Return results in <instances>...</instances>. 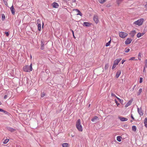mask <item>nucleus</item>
I'll return each instance as SVG.
<instances>
[{
  "label": "nucleus",
  "mask_w": 147,
  "mask_h": 147,
  "mask_svg": "<svg viewBox=\"0 0 147 147\" xmlns=\"http://www.w3.org/2000/svg\"><path fill=\"white\" fill-rule=\"evenodd\" d=\"M76 127L77 129L80 131L82 132L83 131L82 127L81 124L80 119H78L76 122Z\"/></svg>",
  "instance_id": "nucleus-1"
},
{
  "label": "nucleus",
  "mask_w": 147,
  "mask_h": 147,
  "mask_svg": "<svg viewBox=\"0 0 147 147\" xmlns=\"http://www.w3.org/2000/svg\"><path fill=\"white\" fill-rule=\"evenodd\" d=\"M32 69V64L31 63L30 66L26 65L23 67V71L26 72H30Z\"/></svg>",
  "instance_id": "nucleus-2"
},
{
  "label": "nucleus",
  "mask_w": 147,
  "mask_h": 147,
  "mask_svg": "<svg viewBox=\"0 0 147 147\" xmlns=\"http://www.w3.org/2000/svg\"><path fill=\"white\" fill-rule=\"evenodd\" d=\"M144 19L143 18H140L137 21H136L134 22V24L138 25L140 26L142 25V24L143 22L144 21Z\"/></svg>",
  "instance_id": "nucleus-3"
},
{
  "label": "nucleus",
  "mask_w": 147,
  "mask_h": 147,
  "mask_svg": "<svg viewBox=\"0 0 147 147\" xmlns=\"http://www.w3.org/2000/svg\"><path fill=\"white\" fill-rule=\"evenodd\" d=\"M119 35L120 37L123 38L127 36L128 34L125 32H119Z\"/></svg>",
  "instance_id": "nucleus-4"
},
{
  "label": "nucleus",
  "mask_w": 147,
  "mask_h": 147,
  "mask_svg": "<svg viewBox=\"0 0 147 147\" xmlns=\"http://www.w3.org/2000/svg\"><path fill=\"white\" fill-rule=\"evenodd\" d=\"M118 118L119 119H120L121 121H127L128 120L127 118H124L123 117H121V116H119Z\"/></svg>",
  "instance_id": "nucleus-5"
},
{
  "label": "nucleus",
  "mask_w": 147,
  "mask_h": 147,
  "mask_svg": "<svg viewBox=\"0 0 147 147\" xmlns=\"http://www.w3.org/2000/svg\"><path fill=\"white\" fill-rule=\"evenodd\" d=\"M121 59V58L117 59L114 61V63L117 65L118 64V63L120 61Z\"/></svg>",
  "instance_id": "nucleus-6"
},
{
  "label": "nucleus",
  "mask_w": 147,
  "mask_h": 147,
  "mask_svg": "<svg viewBox=\"0 0 147 147\" xmlns=\"http://www.w3.org/2000/svg\"><path fill=\"white\" fill-rule=\"evenodd\" d=\"M93 19L95 22L96 24H97L99 21L98 16H94Z\"/></svg>",
  "instance_id": "nucleus-7"
},
{
  "label": "nucleus",
  "mask_w": 147,
  "mask_h": 147,
  "mask_svg": "<svg viewBox=\"0 0 147 147\" xmlns=\"http://www.w3.org/2000/svg\"><path fill=\"white\" fill-rule=\"evenodd\" d=\"M138 113L140 115H143V113L141 108H138Z\"/></svg>",
  "instance_id": "nucleus-8"
},
{
  "label": "nucleus",
  "mask_w": 147,
  "mask_h": 147,
  "mask_svg": "<svg viewBox=\"0 0 147 147\" xmlns=\"http://www.w3.org/2000/svg\"><path fill=\"white\" fill-rule=\"evenodd\" d=\"M91 25V23L89 22H84L83 23V26H84L89 27Z\"/></svg>",
  "instance_id": "nucleus-9"
},
{
  "label": "nucleus",
  "mask_w": 147,
  "mask_h": 147,
  "mask_svg": "<svg viewBox=\"0 0 147 147\" xmlns=\"http://www.w3.org/2000/svg\"><path fill=\"white\" fill-rule=\"evenodd\" d=\"M136 33V32L135 30L132 31L130 33V34L131 37H133L134 35Z\"/></svg>",
  "instance_id": "nucleus-10"
},
{
  "label": "nucleus",
  "mask_w": 147,
  "mask_h": 147,
  "mask_svg": "<svg viewBox=\"0 0 147 147\" xmlns=\"http://www.w3.org/2000/svg\"><path fill=\"white\" fill-rule=\"evenodd\" d=\"M10 10L11 12L14 15L15 14V10L14 9L13 5L10 8Z\"/></svg>",
  "instance_id": "nucleus-11"
},
{
  "label": "nucleus",
  "mask_w": 147,
  "mask_h": 147,
  "mask_svg": "<svg viewBox=\"0 0 147 147\" xmlns=\"http://www.w3.org/2000/svg\"><path fill=\"white\" fill-rule=\"evenodd\" d=\"M121 70H119L117 71L116 75V77L117 78H118L121 74Z\"/></svg>",
  "instance_id": "nucleus-12"
},
{
  "label": "nucleus",
  "mask_w": 147,
  "mask_h": 147,
  "mask_svg": "<svg viewBox=\"0 0 147 147\" xmlns=\"http://www.w3.org/2000/svg\"><path fill=\"white\" fill-rule=\"evenodd\" d=\"M99 120L98 118L96 116H95L92 119L91 121L92 122L95 121L96 120Z\"/></svg>",
  "instance_id": "nucleus-13"
},
{
  "label": "nucleus",
  "mask_w": 147,
  "mask_h": 147,
  "mask_svg": "<svg viewBox=\"0 0 147 147\" xmlns=\"http://www.w3.org/2000/svg\"><path fill=\"white\" fill-rule=\"evenodd\" d=\"M52 6L53 7L55 8H57L59 7V5L57 3H54L53 4Z\"/></svg>",
  "instance_id": "nucleus-14"
},
{
  "label": "nucleus",
  "mask_w": 147,
  "mask_h": 147,
  "mask_svg": "<svg viewBox=\"0 0 147 147\" xmlns=\"http://www.w3.org/2000/svg\"><path fill=\"white\" fill-rule=\"evenodd\" d=\"M63 147H69V145L68 143H64L62 144Z\"/></svg>",
  "instance_id": "nucleus-15"
},
{
  "label": "nucleus",
  "mask_w": 147,
  "mask_h": 147,
  "mask_svg": "<svg viewBox=\"0 0 147 147\" xmlns=\"http://www.w3.org/2000/svg\"><path fill=\"white\" fill-rule=\"evenodd\" d=\"M7 129L9 131L11 132H13L15 131V130L14 129L10 127H8Z\"/></svg>",
  "instance_id": "nucleus-16"
},
{
  "label": "nucleus",
  "mask_w": 147,
  "mask_h": 147,
  "mask_svg": "<svg viewBox=\"0 0 147 147\" xmlns=\"http://www.w3.org/2000/svg\"><path fill=\"white\" fill-rule=\"evenodd\" d=\"M122 137L120 136H117V140L119 142H120L121 141Z\"/></svg>",
  "instance_id": "nucleus-17"
},
{
  "label": "nucleus",
  "mask_w": 147,
  "mask_h": 147,
  "mask_svg": "<svg viewBox=\"0 0 147 147\" xmlns=\"http://www.w3.org/2000/svg\"><path fill=\"white\" fill-rule=\"evenodd\" d=\"M144 123L145 125V126L146 127H147V118H145L144 119Z\"/></svg>",
  "instance_id": "nucleus-18"
},
{
  "label": "nucleus",
  "mask_w": 147,
  "mask_h": 147,
  "mask_svg": "<svg viewBox=\"0 0 147 147\" xmlns=\"http://www.w3.org/2000/svg\"><path fill=\"white\" fill-rule=\"evenodd\" d=\"M74 10H75V11H77L78 13L77 14V15H80V16H82V14L79 10L77 9H74Z\"/></svg>",
  "instance_id": "nucleus-19"
},
{
  "label": "nucleus",
  "mask_w": 147,
  "mask_h": 147,
  "mask_svg": "<svg viewBox=\"0 0 147 147\" xmlns=\"http://www.w3.org/2000/svg\"><path fill=\"white\" fill-rule=\"evenodd\" d=\"M132 129L133 131L135 132L136 130V126L135 125L133 126L132 127Z\"/></svg>",
  "instance_id": "nucleus-20"
},
{
  "label": "nucleus",
  "mask_w": 147,
  "mask_h": 147,
  "mask_svg": "<svg viewBox=\"0 0 147 147\" xmlns=\"http://www.w3.org/2000/svg\"><path fill=\"white\" fill-rule=\"evenodd\" d=\"M38 29L39 31H40L41 30V24H38Z\"/></svg>",
  "instance_id": "nucleus-21"
},
{
  "label": "nucleus",
  "mask_w": 147,
  "mask_h": 147,
  "mask_svg": "<svg viewBox=\"0 0 147 147\" xmlns=\"http://www.w3.org/2000/svg\"><path fill=\"white\" fill-rule=\"evenodd\" d=\"M109 64L108 63L106 64L105 65V67H104L105 69V70L107 69L108 68H109Z\"/></svg>",
  "instance_id": "nucleus-22"
},
{
  "label": "nucleus",
  "mask_w": 147,
  "mask_h": 147,
  "mask_svg": "<svg viewBox=\"0 0 147 147\" xmlns=\"http://www.w3.org/2000/svg\"><path fill=\"white\" fill-rule=\"evenodd\" d=\"M142 34L140 33H138L137 35V36L138 38H140L142 36Z\"/></svg>",
  "instance_id": "nucleus-23"
},
{
  "label": "nucleus",
  "mask_w": 147,
  "mask_h": 147,
  "mask_svg": "<svg viewBox=\"0 0 147 147\" xmlns=\"http://www.w3.org/2000/svg\"><path fill=\"white\" fill-rule=\"evenodd\" d=\"M107 0H98L99 2L100 3H102L105 2Z\"/></svg>",
  "instance_id": "nucleus-24"
},
{
  "label": "nucleus",
  "mask_w": 147,
  "mask_h": 147,
  "mask_svg": "<svg viewBox=\"0 0 147 147\" xmlns=\"http://www.w3.org/2000/svg\"><path fill=\"white\" fill-rule=\"evenodd\" d=\"M37 24L38 25V24H41V20L39 19H38L37 20Z\"/></svg>",
  "instance_id": "nucleus-25"
},
{
  "label": "nucleus",
  "mask_w": 147,
  "mask_h": 147,
  "mask_svg": "<svg viewBox=\"0 0 147 147\" xmlns=\"http://www.w3.org/2000/svg\"><path fill=\"white\" fill-rule=\"evenodd\" d=\"M142 88H140L139 89V90L138 91V95H139L140 94L141 92H142Z\"/></svg>",
  "instance_id": "nucleus-26"
},
{
  "label": "nucleus",
  "mask_w": 147,
  "mask_h": 147,
  "mask_svg": "<svg viewBox=\"0 0 147 147\" xmlns=\"http://www.w3.org/2000/svg\"><path fill=\"white\" fill-rule=\"evenodd\" d=\"M122 1L123 0H117V3L119 5Z\"/></svg>",
  "instance_id": "nucleus-27"
},
{
  "label": "nucleus",
  "mask_w": 147,
  "mask_h": 147,
  "mask_svg": "<svg viewBox=\"0 0 147 147\" xmlns=\"http://www.w3.org/2000/svg\"><path fill=\"white\" fill-rule=\"evenodd\" d=\"M9 141V140L8 139H6L4 141L3 143L4 144H6Z\"/></svg>",
  "instance_id": "nucleus-28"
},
{
  "label": "nucleus",
  "mask_w": 147,
  "mask_h": 147,
  "mask_svg": "<svg viewBox=\"0 0 147 147\" xmlns=\"http://www.w3.org/2000/svg\"><path fill=\"white\" fill-rule=\"evenodd\" d=\"M111 42V40H110L106 44V47H108V46H109L110 45Z\"/></svg>",
  "instance_id": "nucleus-29"
},
{
  "label": "nucleus",
  "mask_w": 147,
  "mask_h": 147,
  "mask_svg": "<svg viewBox=\"0 0 147 147\" xmlns=\"http://www.w3.org/2000/svg\"><path fill=\"white\" fill-rule=\"evenodd\" d=\"M45 96V93L43 92L41 94V97H43Z\"/></svg>",
  "instance_id": "nucleus-30"
},
{
  "label": "nucleus",
  "mask_w": 147,
  "mask_h": 147,
  "mask_svg": "<svg viewBox=\"0 0 147 147\" xmlns=\"http://www.w3.org/2000/svg\"><path fill=\"white\" fill-rule=\"evenodd\" d=\"M40 49L41 50H43L44 49V44L43 43H42L41 44V47H40Z\"/></svg>",
  "instance_id": "nucleus-31"
},
{
  "label": "nucleus",
  "mask_w": 147,
  "mask_h": 147,
  "mask_svg": "<svg viewBox=\"0 0 147 147\" xmlns=\"http://www.w3.org/2000/svg\"><path fill=\"white\" fill-rule=\"evenodd\" d=\"M125 43L126 45L129 44V38H127L126 40L125 41Z\"/></svg>",
  "instance_id": "nucleus-32"
},
{
  "label": "nucleus",
  "mask_w": 147,
  "mask_h": 147,
  "mask_svg": "<svg viewBox=\"0 0 147 147\" xmlns=\"http://www.w3.org/2000/svg\"><path fill=\"white\" fill-rule=\"evenodd\" d=\"M0 111L3 112L4 113H6L7 112L6 111L2 109H0Z\"/></svg>",
  "instance_id": "nucleus-33"
},
{
  "label": "nucleus",
  "mask_w": 147,
  "mask_h": 147,
  "mask_svg": "<svg viewBox=\"0 0 147 147\" xmlns=\"http://www.w3.org/2000/svg\"><path fill=\"white\" fill-rule=\"evenodd\" d=\"M5 16L4 14H3L2 16V19L3 20H4L5 19Z\"/></svg>",
  "instance_id": "nucleus-34"
},
{
  "label": "nucleus",
  "mask_w": 147,
  "mask_h": 147,
  "mask_svg": "<svg viewBox=\"0 0 147 147\" xmlns=\"http://www.w3.org/2000/svg\"><path fill=\"white\" fill-rule=\"evenodd\" d=\"M116 65H115V63H113V65L112 67V69H114L116 67Z\"/></svg>",
  "instance_id": "nucleus-35"
},
{
  "label": "nucleus",
  "mask_w": 147,
  "mask_h": 147,
  "mask_svg": "<svg viewBox=\"0 0 147 147\" xmlns=\"http://www.w3.org/2000/svg\"><path fill=\"white\" fill-rule=\"evenodd\" d=\"M143 81V78H140V79L139 82L140 83H142Z\"/></svg>",
  "instance_id": "nucleus-36"
},
{
  "label": "nucleus",
  "mask_w": 147,
  "mask_h": 147,
  "mask_svg": "<svg viewBox=\"0 0 147 147\" xmlns=\"http://www.w3.org/2000/svg\"><path fill=\"white\" fill-rule=\"evenodd\" d=\"M133 101V99L132 98L131 100H129V106L131 104Z\"/></svg>",
  "instance_id": "nucleus-37"
},
{
  "label": "nucleus",
  "mask_w": 147,
  "mask_h": 147,
  "mask_svg": "<svg viewBox=\"0 0 147 147\" xmlns=\"http://www.w3.org/2000/svg\"><path fill=\"white\" fill-rule=\"evenodd\" d=\"M125 51L126 53L128 52H129V48H126V49H125Z\"/></svg>",
  "instance_id": "nucleus-38"
},
{
  "label": "nucleus",
  "mask_w": 147,
  "mask_h": 147,
  "mask_svg": "<svg viewBox=\"0 0 147 147\" xmlns=\"http://www.w3.org/2000/svg\"><path fill=\"white\" fill-rule=\"evenodd\" d=\"M136 86V85H135L134 86V87H133V88H132L131 89V90H131V91H133V90H134V88H135Z\"/></svg>",
  "instance_id": "nucleus-39"
},
{
  "label": "nucleus",
  "mask_w": 147,
  "mask_h": 147,
  "mask_svg": "<svg viewBox=\"0 0 147 147\" xmlns=\"http://www.w3.org/2000/svg\"><path fill=\"white\" fill-rule=\"evenodd\" d=\"M115 101L117 106H118L119 105V104L117 102V101L116 100H115Z\"/></svg>",
  "instance_id": "nucleus-40"
},
{
  "label": "nucleus",
  "mask_w": 147,
  "mask_h": 147,
  "mask_svg": "<svg viewBox=\"0 0 147 147\" xmlns=\"http://www.w3.org/2000/svg\"><path fill=\"white\" fill-rule=\"evenodd\" d=\"M111 95L112 96H114V97H116V96L115 95V94H114V93H112L111 94Z\"/></svg>",
  "instance_id": "nucleus-41"
},
{
  "label": "nucleus",
  "mask_w": 147,
  "mask_h": 147,
  "mask_svg": "<svg viewBox=\"0 0 147 147\" xmlns=\"http://www.w3.org/2000/svg\"><path fill=\"white\" fill-rule=\"evenodd\" d=\"M5 34L7 36H8L9 35V34L8 32H5Z\"/></svg>",
  "instance_id": "nucleus-42"
},
{
  "label": "nucleus",
  "mask_w": 147,
  "mask_h": 147,
  "mask_svg": "<svg viewBox=\"0 0 147 147\" xmlns=\"http://www.w3.org/2000/svg\"><path fill=\"white\" fill-rule=\"evenodd\" d=\"M145 63V67H147V59L146 60Z\"/></svg>",
  "instance_id": "nucleus-43"
},
{
  "label": "nucleus",
  "mask_w": 147,
  "mask_h": 147,
  "mask_svg": "<svg viewBox=\"0 0 147 147\" xmlns=\"http://www.w3.org/2000/svg\"><path fill=\"white\" fill-rule=\"evenodd\" d=\"M132 40V39L131 38H129V44L131 43Z\"/></svg>",
  "instance_id": "nucleus-44"
},
{
  "label": "nucleus",
  "mask_w": 147,
  "mask_h": 147,
  "mask_svg": "<svg viewBox=\"0 0 147 147\" xmlns=\"http://www.w3.org/2000/svg\"><path fill=\"white\" fill-rule=\"evenodd\" d=\"M131 117L133 120H134V117L132 114L131 115Z\"/></svg>",
  "instance_id": "nucleus-45"
},
{
  "label": "nucleus",
  "mask_w": 147,
  "mask_h": 147,
  "mask_svg": "<svg viewBox=\"0 0 147 147\" xmlns=\"http://www.w3.org/2000/svg\"><path fill=\"white\" fill-rule=\"evenodd\" d=\"M125 60H122V64H123V63L125 62Z\"/></svg>",
  "instance_id": "nucleus-46"
},
{
  "label": "nucleus",
  "mask_w": 147,
  "mask_h": 147,
  "mask_svg": "<svg viewBox=\"0 0 147 147\" xmlns=\"http://www.w3.org/2000/svg\"><path fill=\"white\" fill-rule=\"evenodd\" d=\"M7 95H5L4 97V98L6 99L7 98Z\"/></svg>",
  "instance_id": "nucleus-47"
},
{
  "label": "nucleus",
  "mask_w": 147,
  "mask_h": 147,
  "mask_svg": "<svg viewBox=\"0 0 147 147\" xmlns=\"http://www.w3.org/2000/svg\"><path fill=\"white\" fill-rule=\"evenodd\" d=\"M128 103H127V104L125 105V107H127L128 106Z\"/></svg>",
  "instance_id": "nucleus-48"
},
{
  "label": "nucleus",
  "mask_w": 147,
  "mask_h": 147,
  "mask_svg": "<svg viewBox=\"0 0 147 147\" xmlns=\"http://www.w3.org/2000/svg\"><path fill=\"white\" fill-rule=\"evenodd\" d=\"M139 57H141V54L140 53H139V55H138V58L139 59Z\"/></svg>",
  "instance_id": "nucleus-49"
},
{
  "label": "nucleus",
  "mask_w": 147,
  "mask_h": 147,
  "mask_svg": "<svg viewBox=\"0 0 147 147\" xmlns=\"http://www.w3.org/2000/svg\"><path fill=\"white\" fill-rule=\"evenodd\" d=\"M145 71H146V70H145V67H144V68L143 69V71L144 72H145Z\"/></svg>",
  "instance_id": "nucleus-50"
},
{
  "label": "nucleus",
  "mask_w": 147,
  "mask_h": 147,
  "mask_svg": "<svg viewBox=\"0 0 147 147\" xmlns=\"http://www.w3.org/2000/svg\"><path fill=\"white\" fill-rule=\"evenodd\" d=\"M134 57H133V58H131V59H129V60H134Z\"/></svg>",
  "instance_id": "nucleus-51"
},
{
  "label": "nucleus",
  "mask_w": 147,
  "mask_h": 147,
  "mask_svg": "<svg viewBox=\"0 0 147 147\" xmlns=\"http://www.w3.org/2000/svg\"><path fill=\"white\" fill-rule=\"evenodd\" d=\"M116 97L119 100H120V99L118 98L116 96Z\"/></svg>",
  "instance_id": "nucleus-52"
},
{
  "label": "nucleus",
  "mask_w": 147,
  "mask_h": 147,
  "mask_svg": "<svg viewBox=\"0 0 147 147\" xmlns=\"http://www.w3.org/2000/svg\"><path fill=\"white\" fill-rule=\"evenodd\" d=\"M71 30V32H72L73 34H74V31L72 30Z\"/></svg>",
  "instance_id": "nucleus-53"
},
{
  "label": "nucleus",
  "mask_w": 147,
  "mask_h": 147,
  "mask_svg": "<svg viewBox=\"0 0 147 147\" xmlns=\"http://www.w3.org/2000/svg\"><path fill=\"white\" fill-rule=\"evenodd\" d=\"M145 7H147V4H146V5H145Z\"/></svg>",
  "instance_id": "nucleus-54"
},
{
  "label": "nucleus",
  "mask_w": 147,
  "mask_h": 147,
  "mask_svg": "<svg viewBox=\"0 0 147 147\" xmlns=\"http://www.w3.org/2000/svg\"><path fill=\"white\" fill-rule=\"evenodd\" d=\"M90 104L89 105H88V107H90Z\"/></svg>",
  "instance_id": "nucleus-55"
},
{
  "label": "nucleus",
  "mask_w": 147,
  "mask_h": 147,
  "mask_svg": "<svg viewBox=\"0 0 147 147\" xmlns=\"http://www.w3.org/2000/svg\"><path fill=\"white\" fill-rule=\"evenodd\" d=\"M73 36L74 38H75V37L74 36V34H73Z\"/></svg>",
  "instance_id": "nucleus-56"
},
{
  "label": "nucleus",
  "mask_w": 147,
  "mask_h": 147,
  "mask_svg": "<svg viewBox=\"0 0 147 147\" xmlns=\"http://www.w3.org/2000/svg\"><path fill=\"white\" fill-rule=\"evenodd\" d=\"M1 103L0 102V105H1Z\"/></svg>",
  "instance_id": "nucleus-57"
},
{
  "label": "nucleus",
  "mask_w": 147,
  "mask_h": 147,
  "mask_svg": "<svg viewBox=\"0 0 147 147\" xmlns=\"http://www.w3.org/2000/svg\"><path fill=\"white\" fill-rule=\"evenodd\" d=\"M130 122H132V120H131V121H130Z\"/></svg>",
  "instance_id": "nucleus-58"
},
{
  "label": "nucleus",
  "mask_w": 147,
  "mask_h": 147,
  "mask_svg": "<svg viewBox=\"0 0 147 147\" xmlns=\"http://www.w3.org/2000/svg\"><path fill=\"white\" fill-rule=\"evenodd\" d=\"M30 57H31V58H32V55H31V56H30Z\"/></svg>",
  "instance_id": "nucleus-59"
},
{
  "label": "nucleus",
  "mask_w": 147,
  "mask_h": 147,
  "mask_svg": "<svg viewBox=\"0 0 147 147\" xmlns=\"http://www.w3.org/2000/svg\"><path fill=\"white\" fill-rule=\"evenodd\" d=\"M42 24H43V25H42V27H43V23H42Z\"/></svg>",
  "instance_id": "nucleus-60"
},
{
  "label": "nucleus",
  "mask_w": 147,
  "mask_h": 147,
  "mask_svg": "<svg viewBox=\"0 0 147 147\" xmlns=\"http://www.w3.org/2000/svg\"><path fill=\"white\" fill-rule=\"evenodd\" d=\"M71 136H72V137H73L74 136H72V135Z\"/></svg>",
  "instance_id": "nucleus-61"
},
{
  "label": "nucleus",
  "mask_w": 147,
  "mask_h": 147,
  "mask_svg": "<svg viewBox=\"0 0 147 147\" xmlns=\"http://www.w3.org/2000/svg\"><path fill=\"white\" fill-rule=\"evenodd\" d=\"M71 136H72V137H73L74 136H72V135Z\"/></svg>",
  "instance_id": "nucleus-62"
}]
</instances>
